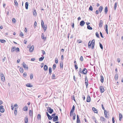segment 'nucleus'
Listing matches in <instances>:
<instances>
[{
    "mask_svg": "<svg viewBox=\"0 0 123 123\" xmlns=\"http://www.w3.org/2000/svg\"><path fill=\"white\" fill-rule=\"evenodd\" d=\"M94 45L95 40L94 39H93L92 40V41L91 42V43L90 41L88 43V47L89 48H90L92 45V49H93L94 48Z\"/></svg>",
    "mask_w": 123,
    "mask_h": 123,
    "instance_id": "1",
    "label": "nucleus"
},
{
    "mask_svg": "<svg viewBox=\"0 0 123 123\" xmlns=\"http://www.w3.org/2000/svg\"><path fill=\"white\" fill-rule=\"evenodd\" d=\"M47 111L50 114L52 113L53 112V110L50 107H48L47 108Z\"/></svg>",
    "mask_w": 123,
    "mask_h": 123,
    "instance_id": "2",
    "label": "nucleus"
},
{
    "mask_svg": "<svg viewBox=\"0 0 123 123\" xmlns=\"http://www.w3.org/2000/svg\"><path fill=\"white\" fill-rule=\"evenodd\" d=\"M0 77L2 81L4 82L5 81V77L4 74L2 73H0Z\"/></svg>",
    "mask_w": 123,
    "mask_h": 123,
    "instance_id": "3",
    "label": "nucleus"
},
{
    "mask_svg": "<svg viewBox=\"0 0 123 123\" xmlns=\"http://www.w3.org/2000/svg\"><path fill=\"white\" fill-rule=\"evenodd\" d=\"M23 67L25 69L28 70V66L24 62L23 63Z\"/></svg>",
    "mask_w": 123,
    "mask_h": 123,
    "instance_id": "4",
    "label": "nucleus"
},
{
    "mask_svg": "<svg viewBox=\"0 0 123 123\" xmlns=\"http://www.w3.org/2000/svg\"><path fill=\"white\" fill-rule=\"evenodd\" d=\"M75 110V106L74 105L72 107V108L70 111V116H72V113H73V112Z\"/></svg>",
    "mask_w": 123,
    "mask_h": 123,
    "instance_id": "5",
    "label": "nucleus"
},
{
    "mask_svg": "<svg viewBox=\"0 0 123 123\" xmlns=\"http://www.w3.org/2000/svg\"><path fill=\"white\" fill-rule=\"evenodd\" d=\"M87 72L86 69V68H84L82 71V74H86Z\"/></svg>",
    "mask_w": 123,
    "mask_h": 123,
    "instance_id": "6",
    "label": "nucleus"
},
{
    "mask_svg": "<svg viewBox=\"0 0 123 123\" xmlns=\"http://www.w3.org/2000/svg\"><path fill=\"white\" fill-rule=\"evenodd\" d=\"M58 117L57 116L54 117L53 119V120L54 122H56L58 121Z\"/></svg>",
    "mask_w": 123,
    "mask_h": 123,
    "instance_id": "7",
    "label": "nucleus"
},
{
    "mask_svg": "<svg viewBox=\"0 0 123 123\" xmlns=\"http://www.w3.org/2000/svg\"><path fill=\"white\" fill-rule=\"evenodd\" d=\"M34 49V46L32 45L30 48L29 51L31 52H32L33 51Z\"/></svg>",
    "mask_w": 123,
    "mask_h": 123,
    "instance_id": "8",
    "label": "nucleus"
},
{
    "mask_svg": "<svg viewBox=\"0 0 123 123\" xmlns=\"http://www.w3.org/2000/svg\"><path fill=\"white\" fill-rule=\"evenodd\" d=\"M91 101V98L89 95H88L86 101L87 102H89Z\"/></svg>",
    "mask_w": 123,
    "mask_h": 123,
    "instance_id": "9",
    "label": "nucleus"
},
{
    "mask_svg": "<svg viewBox=\"0 0 123 123\" xmlns=\"http://www.w3.org/2000/svg\"><path fill=\"white\" fill-rule=\"evenodd\" d=\"M100 92L101 93L103 92L104 91V88L103 87V86H100Z\"/></svg>",
    "mask_w": 123,
    "mask_h": 123,
    "instance_id": "10",
    "label": "nucleus"
},
{
    "mask_svg": "<svg viewBox=\"0 0 123 123\" xmlns=\"http://www.w3.org/2000/svg\"><path fill=\"white\" fill-rule=\"evenodd\" d=\"M77 123H81L80 121V119L79 115H77Z\"/></svg>",
    "mask_w": 123,
    "mask_h": 123,
    "instance_id": "11",
    "label": "nucleus"
},
{
    "mask_svg": "<svg viewBox=\"0 0 123 123\" xmlns=\"http://www.w3.org/2000/svg\"><path fill=\"white\" fill-rule=\"evenodd\" d=\"M103 8V7L102 6H100V7L98 9V11L100 13H101L102 12Z\"/></svg>",
    "mask_w": 123,
    "mask_h": 123,
    "instance_id": "12",
    "label": "nucleus"
},
{
    "mask_svg": "<svg viewBox=\"0 0 123 123\" xmlns=\"http://www.w3.org/2000/svg\"><path fill=\"white\" fill-rule=\"evenodd\" d=\"M103 24V22L102 20H100L99 24V27H101L102 26Z\"/></svg>",
    "mask_w": 123,
    "mask_h": 123,
    "instance_id": "13",
    "label": "nucleus"
},
{
    "mask_svg": "<svg viewBox=\"0 0 123 123\" xmlns=\"http://www.w3.org/2000/svg\"><path fill=\"white\" fill-rule=\"evenodd\" d=\"M85 24V22L83 20H82L80 22V25L81 26H84Z\"/></svg>",
    "mask_w": 123,
    "mask_h": 123,
    "instance_id": "14",
    "label": "nucleus"
},
{
    "mask_svg": "<svg viewBox=\"0 0 123 123\" xmlns=\"http://www.w3.org/2000/svg\"><path fill=\"white\" fill-rule=\"evenodd\" d=\"M100 81L102 83L104 81V78L102 75L100 76Z\"/></svg>",
    "mask_w": 123,
    "mask_h": 123,
    "instance_id": "15",
    "label": "nucleus"
},
{
    "mask_svg": "<svg viewBox=\"0 0 123 123\" xmlns=\"http://www.w3.org/2000/svg\"><path fill=\"white\" fill-rule=\"evenodd\" d=\"M41 37L42 39L44 40H46V37H44V35L42 33L41 35Z\"/></svg>",
    "mask_w": 123,
    "mask_h": 123,
    "instance_id": "16",
    "label": "nucleus"
},
{
    "mask_svg": "<svg viewBox=\"0 0 123 123\" xmlns=\"http://www.w3.org/2000/svg\"><path fill=\"white\" fill-rule=\"evenodd\" d=\"M29 3L28 2H26L25 3V8L26 9H27L28 8Z\"/></svg>",
    "mask_w": 123,
    "mask_h": 123,
    "instance_id": "17",
    "label": "nucleus"
},
{
    "mask_svg": "<svg viewBox=\"0 0 123 123\" xmlns=\"http://www.w3.org/2000/svg\"><path fill=\"white\" fill-rule=\"evenodd\" d=\"M25 123H28V118L27 117H26L25 119Z\"/></svg>",
    "mask_w": 123,
    "mask_h": 123,
    "instance_id": "18",
    "label": "nucleus"
},
{
    "mask_svg": "<svg viewBox=\"0 0 123 123\" xmlns=\"http://www.w3.org/2000/svg\"><path fill=\"white\" fill-rule=\"evenodd\" d=\"M29 114L30 116L32 117L33 115V111L31 110H30Z\"/></svg>",
    "mask_w": 123,
    "mask_h": 123,
    "instance_id": "19",
    "label": "nucleus"
},
{
    "mask_svg": "<svg viewBox=\"0 0 123 123\" xmlns=\"http://www.w3.org/2000/svg\"><path fill=\"white\" fill-rule=\"evenodd\" d=\"M44 58V56L43 55H42V56L39 58V61H42L43 60V59Z\"/></svg>",
    "mask_w": 123,
    "mask_h": 123,
    "instance_id": "20",
    "label": "nucleus"
},
{
    "mask_svg": "<svg viewBox=\"0 0 123 123\" xmlns=\"http://www.w3.org/2000/svg\"><path fill=\"white\" fill-rule=\"evenodd\" d=\"M43 68L44 71H46V70H47L48 69V66L47 65H45L44 66Z\"/></svg>",
    "mask_w": 123,
    "mask_h": 123,
    "instance_id": "21",
    "label": "nucleus"
},
{
    "mask_svg": "<svg viewBox=\"0 0 123 123\" xmlns=\"http://www.w3.org/2000/svg\"><path fill=\"white\" fill-rule=\"evenodd\" d=\"M108 11L107 7V6L105 7V14H106Z\"/></svg>",
    "mask_w": 123,
    "mask_h": 123,
    "instance_id": "22",
    "label": "nucleus"
},
{
    "mask_svg": "<svg viewBox=\"0 0 123 123\" xmlns=\"http://www.w3.org/2000/svg\"><path fill=\"white\" fill-rule=\"evenodd\" d=\"M119 120L120 121H121L122 119V115L121 113H119Z\"/></svg>",
    "mask_w": 123,
    "mask_h": 123,
    "instance_id": "23",
    "label": "nucleus"
},
{
    "mask_svg": "<svg viewBox=\"0 0 123 123\" xmlns=\"http://www.w3.org/2000/svg\"><path fill=\"white\" fill-rule=\"evenodd\" d=\"M92 110L95 113H98V111L94 107H93L92 108Z\"/></svg>",
    "mask_w": 123,
    "mask_h": 123,
    "instance_id": "24",
    "label": "nucleus"
},
{
    "mask_svg": "<svg viewBox=\"0 0 123 123\" xmlns=\"http://www.w3.org/2000/svg\"><path fill=\"white\" fill-rule=\"evenodd\" d=\"M16 49V47L15 46L12 47L11 51L12 52H13Z\"/></svg>",
    "mask_w": 123,
    "mask_h": 123,
    "instance_id": "25",
    "label": "nucleus"
},
{
    "mask_svg": "<svg viewBox=\"0 0 123 123\" xmlns=\"http://www.w3.org/2000/svg\"><path fill=\"white\" fill-rule=\"evenodd\" d=\"M26 86L27 87H33V86L31 85L30 83H28L26 85Z\"/></svg>",
    "mask_w": 123,
    "mask_h": 123,
    "instance_id": "26",
    "label": "nucleus"
},
{
    "mask_svg": "<svg viewBox=\"0 0 123 123\" xmlns=\"http://www.w3.org/2000/svg\"><path fill=\"white\" fill-rule=\"evenodd\" d=\"M118 75L117 74H116L115 75V78L116 80H117L118 78Z\"/></svg>",
    "mask_w": 123,
    "mask_h": 123,
    "instance_id": "27",
    "label": "nucleus"
},
{
    "mask_svg": "<svg viewBox=\"0 0 123 123\" xmlns=\"http://www.w3.org/2000/svg\"><path fill=\"white\" fill-rule=\"evenodd\" d=\"M23 110L24 111H26L28 110V108L26 106H25L23 108Z\"/></svg>",
    "mask_w": 123,
    "mask_h": 123,
    "instance_id": "28",
    "label": "nucleus"
},
{
    "mask_svg": "<svg viewBox=\"0 0 123 123\" xmlns=\"http://www.w3.org/2000/svg\"><path fill=\"white\" fill-rule=\"evenodd\" d=\"M100 119L102 121L105 122V118L103 117H100Z\"/></svg>",
    "mask_w": 123,
    "mask_h": 123,
    "instance_id": "29",
    "label": "nucleus"
},
{
    "mask_svg": "<svg viewBox=\"0 0 123 123\" xmlns=\"http://www.w3.org/2000/svg\"><path fill=\"white\" fill-rule=\"evenodd\" d=\"M33 12L34 15H37V13L35 9H33Z\"/></svg>",
    "mask_w": 123,
    "mask_h": 123,
    "instance_id": "30",
    "label": "nucleus"
},
{
    "mask_svg": "<svg viewBox=\"0 0 123 123\" xmlns=\"http://www.w3.org/2000/svg\"><path fill=\"white\" fill-rule=\"evenodd\" d=\"M72 115L73 117V119L75 120V113H72Z\"/></svg>",
    "mask_w": 123,
    "mask_h": 123,
    "instance_id": "31",
    "label": "nucleus"
},
{
    "mask_svg": "<svg viewBox=\"0 0 123 123\" xmlns=\"http://www.w3.org/2000/svg\"><path fill=\"white\" fill-rule=\"evenodd\" d=\"M19 71L21 73H23L24 70L23 68L22 67H20L19 69Z\"/></svg>",
    "mask_w": 123,
    "mask_h": 123,
    "instance_id": "32",
    "label": "nucleus"
},
{
    "mask_svg": "<svg viewBox=\"0 0 123 123\" xmlns=\"http://www.w3.org/2000/svg\"><path fill=\"white\" fill-rule=\"evenodd\" d=\"M37 118L38 120H40L41 119V115L40 114H39L37 115Z\"/></svg>",
    "mask_w": 123,
    "mask_h": 123,
    "instance_id": "33",
    "label": "nucleus"
},
{
    "mask_svg": "<svg viewBox=\"0 0 123 123\" xmlns=\"http://www.w3.org/2000/svg\"><path fill=\"white\" fill-rule=\"evenodd\" d=\"M52 72V68L51 67H49V73L51 74Z\"/></svg>",
    "mask_w": 123,
    "mask_h": 123,
    "instance_id": "34",
    "label": "nucleus"
},
{
    "mask_svg": "<svg viewBox=\"0 0 123 123\" xmlns=\"http://www.w3.org/2000/svg\"><path fill=\"white\" fill-rule=\"evenodd\" d=\"M85 83L86 86V88H87L88 85V80L85 81Z\"/></svg>",
    "mask_w": 123,
    "mask_h": 123,
    "instance_id": "35",
    "label": "nucleus"
},
{
    "mask_svg": "<svg viewBox=\"0 0 123 123\" xmlns=\"http://www.w3.org/2000/svg\"><path fill=\"white\" fill-rule=\"evenodd\" d=\"M105 29L106 31H107L108 30V25H106L105 27Z\"/></svg>",
    "mask_w": 123,
    "mask_h": 123,
    "instance_id": "36",
    "label": "nucleus"
},
{
    "mask_svg": "<svg viewBox=\"0 0 123 123\" xmlns=\"http://www.w3.org/2000/svg\"><path fill=\"white\" fill-rule=\"evenodd\" d=\"M87 28L89 30H92V28L91 27L90 25H88L87 26Z\"/></svg>",
    "mask_w": 123,
    "mask_h": 123,
    "instance_id": "37",
    "label": "nucleus"
},
{
    "mask_svg": "<svg viewBox=\"0 0 123 123\" xmlns=\"http://www.w3.org/2000/svg\"><path fill=\"white\" fill-rule=\"evenodd\" d=\"M5 111L4 109L3 108L0 109V111L1 113H3Z\"/></svg>",
    "mask_w": 123,
    "mask_h": 123,
    "instance_id": "38",
    "label": "nucleus"
},
{
    "mask_svg": "<svg viewBox=\"0 0 123 123\" xmlns=\"http://www.w3.org/2000/svg\"><path fill=\"white\" fill-rule=\"evenodd\" d=\"M56 67V65L55 64H54L53 65L52 69L54 70H55Z\"/></svg>",
    "mask_w": 123,
    "mask_h": 123,
    "instance_id": "39",
    "label": "nucleus"
},
{
    "mask_svg": "<svg viewBox=\"0 0 123 123\" xmlns=\"http://www.w3.org/2000/svg\"><path fill=\"white\" fill-rule=\"evenodd\" d=\"M41 23L42 27H43V26H44V23L43 21L42 20H41Z\"/></svg>",
    "mask_w": 123,
    "mask_h": 123,
    "instance_id": "40",
    "label": "nucleus"
},
{
    "mask_svg": "<svg viewBox=\"0 0 123 123\" xmlns=\"http://www.w3.org/2000/svg\"><path fill=\"white\" fill-rule=\"evenodd\" d=\"M42 28H43V31L44 32H45L46 30L47 29V27H45V26L44 25V26H43V27H42Z\"/></svg>",
    "mask_w": 123,
    "mask_h": 123,
    "instance_id": "41",
    "label": "nucleus"
},
{
    "mask_svg": "<svg viewBox=\"0 0 123 123\" xmlns=\"http://www.w3.org/2000/svg\"><path fill=\"white\" fill-rule=\"evenodd\" d=\"M117 2H116L114 4V9L115 10L116 9L117 6Z\"/></svg>",
    "mask_w": 123,
    "mask_h": 123,
    "instance_id": "42",
    "label": "nucleus"
},
{
    "mask_svg": "<svg viewBox=\"0 0 123 123\" xmlns=\"http://www.w3.org/2000/svg\"><path fill=\"white\" fill-rule=\"evenodd\" d=\"M48 119L49 120H51L52 119L53 117H52L51 116H50V115L48 117Z\"/></svg>",
    "mask_w": 123,
    "mask_h": 123,
    "instance_id": "43",
    "label": "nucleus"
},
{
    "mask_svg": "<svg viewBox=\"0 0 123 123\" xmlns=\"http://www.w3.org/2000/svg\"><path fill=\"white\" fill-rule=\"evenodd\" d=\"M89 10L91 11H92L93 10V8L92 6L91 5L90 6V7L89 8Z\"/></svg>",
    "mask_w": 123,
    "mask_h": 123,
    "instance_id": "44",
    "label": "nucleus"
},
{
    "mask_svg": "<svg viewBox=\"0 0 123 123\" xmlns=\"http://www.w3.org/2000/svg\"><path fill=\"white\" fill-rule=\"evenodd\" d=\"M14 113L15 115H17V111L16 110V108H15V110H14Z\"/></svg>",
    "mask_w": 123,
    "mask_h": 123,
    "instance_id": "45",
    "label": "nucleus"
},
{
    "mask_svg": "<svg viewBox=\"0 0 123 123\" xmlns=\"http://www.w3.org/2000/svg\"><path fill=\"white\" fill-rule=\"evenodd\" d=\"M0 42L1 43H4L6 42V41L4 39H0Z\"/></svg>",
    "mask_w": 123,
    "mask_h": 123,
    "instance_id": "46",
    "label": "nucleus"
},
{
    "mask_svg": "<svg viewBox=\"0 0 123 123\" xmlns=\"http://www.w3.org/2000/svg\"><path fill=\"white\" fill-rule=\"evenodd\" d=\"M96 36L98 37H99V36L98 32H96Z\"/></svg>",
    "mask_w": 123,
    "mask_h": 123,
    "instance_id": "47",
    "label": "nucleus"
},
{
    "mask_svg": "<svg viewBox=\"0 0 123 123\" xmlns=\"http://www.w3.org/2000/svg\"><path fill=\"white\" fill-rule=\"evenodd\" d=\"M14 3L15 5H16V6H17L18 5V3L16 0H15L14 1Z\"/></svg>",
    "mask_w": 123,
    "mask_h": 123,
    "instance_id": "48",
    "label": "nucleus"
},
{
    "mask_svg": "<svg viewBox=\"0 0 123 123\" xmlns=\"http://www.w3.org/2000/svg\"><path fill=\"white\" fill-rule=\"evenodd\" d=\"M12 22L13 23H15L16 22V20L15 18H12Z\"/></svg>",
    "mask_w": 123,
    "mask_h": 123,
    "instance_id": "49",
    "label": "nucleus"
},
{
    "mask_svg": "<svg viewBox=\"0 0 123 123\" xmlns=\"http://www.w3.org/2000/svg\"><path fill=\"white\" fill-rule=\"evenodd\" d=\"M33 75L32 74L30 75V78L31 80H32L33 78Z\"/></svg>",
    "mask_w": 123,
    "mask_h": 123,
    "instance_id": "50",
    "label": "nucleus"
},
{
    "mask_svg": "<svg viewBox=\"0 0 123 123\" xmlns=\"http://www.w3.org/2000/svg\"><path fill=\"white\" fill-rule=\"evenodd\" d=\"M99 46L100 48L102 49L103 48V47L102 44L100 43H99Z\"/></svg>",
    "mask_w": 123,
    "mask_h": 123,
    "instance_id": "51",
    "label": "nucleus"
},
{
    "mask_svg": "<svg viewBox=\"0 0 123 123\" xmlns=\"http://www.w3.org/2000/svg\"><path fill=\"white\" fill-rule=\"evenodd\" d=\"M55 74H52V78L53 79H55Z\"/></svg>",
    "mask_w": 123,
    "mask_h": 123,
    "instance_id": "52",
    "label": "nucleus"
},
{
    "mask_svg": "<svg viewBox=\"0 0 123 123\" xmlns=\"http://www.w3.org/2000/svg\"><path fill=\"white\" fill-rule=\"evenodd\" d=\"M19 35H20V36L21 37H22L21 36H23L24 35V34L22 32H21L20 33Z\"/></svg>",
    "mask_w": 123,
    "mask_h": 123,
    "instance_id": "53",
    "label": "nucleus"
},
{
    "mask_svg": "<svg viewBox=\"0 0 123 123\" xmlns=\"http://www.w3.org/2000/svg\"><path fill=\"white\" fill-rule=\"evenodd\" d=\"M60 66L61 68H62L63 67V63H60Z\"/></svg>",
    "mask_w": 123,
    "mask_h": 123,
    "instance_id": "54",
    "label": "nucleus"
},
{
    "mask_svg": "<svg viewBox=\"0 0 123 123\" xmlns=\"http://www.w3.org/2000/svg\"><path fill=\"white\" fill-rule=\"evenodd\" d=\"M11 108L12 110H13L14 109L13 105V104H11Z\"/></svg>",
    "mask_w": 123,
    "mask_h": 123,
    "instance_id": "55",
    "label": "nucleus"
},
{
    "mask_svg": "<svg viewBox=\"0 0 123 123\" xmlns=\"http://www.w3.org/2000/svg\"><path fill=\"white\" fill-rule=\"evenodd\" d=\"M55 63L56 64H57L58 63V60L57 58H56L55 59Z\"/></svg>",
    "mask_w": 123,
    "mask_h": 123,
    "instance_id": "56",
    "label": "nucleus"
},
{
    "mask_svg": "<svg viewBox=\"0 0 123 123\" xmlns=\"http://www.w3.org/2000/svg\"><path fill=\"white\" fill-rule=\"evenodd\" d=\"M82 73V71H81V68H80L79 69V73Z\"/></svg>",
    "mask_w": 123,
    "mask_h": 123,
    "instance_id": "57",
    "label": "nucleus"
},
{
    "mask_svg": "<svg viewBox=\"0 0 123 123\" xmlns=\"http://www.w3.org/2000/svg\"><path fill=\"white\" fill-rule=\"evenodd\" d=\"M27 75L26 73V72H24L23 74V76L24 77H25Z\"/></svg>",
    "mask_w": 123,
    "mask_h": 123,
    "instance_id": "58",
    "label": "nucleus"
},
{
    "mask_svg": "<svg viewBox=\"0 0 123 123\" xmlns=\"http://www.w3.org/2000/svg\"><path fill=\"white\" fill-rule=\"evenodd\" d=\"M74 67L75 68V69H77L78 68V67L77 66V65H76V64H75L74 65Z\"/></svg>",
    "mask_w": 123,
    "mask_h": 123,
    "instance_id": "59",
    "label": "nucleus"
},
{
    "mask_svg": "<svg viewBox=\"0 0 123 123\" xmlns=\"http://www.w3.org/2000/svg\"><path fill=\"white\" fill-rule=\"evenodd\" d=\"M112 121L113 123H114L115 122V121L114 120V118L113 117L112 118Z\"/></svg>",
    "mask_w": 123,
    "mask_h": 123,
    "instance_id": "60",
    "label": "nucleus"
},
{
    "mask_svg": "<svg viewBox=\"0 0 123 123\" xmlns=\"http://www.w3.org/2000/svg\"><path fill=\"white\" fill-rule=\"evenodd\" d=\"M77 42L79 43H81L82 41L81 40H78L77 41Z\"/></svg>",
    "mask_w": 123,
    "mask_h": 123,
    "instance_id": "61",
    "label": "nucleus"
},
{
    "mask_svg": "<svg viewBox=\"0 0 123 123\" xmlns=\"http://www.w3.org/2000/svg\"><path fill=\"white\" fill-rule=\"evenodd\" d=\"M37 22L36 21H35L34 23V27H35V26H36L37 25Z\"/></svg>",
    "mask_w": 123,
    "mask_h": 123,
    "instance_id": "62",
    "label": "nucleus"
},
{
    "mask_svg": "<svg viewBox=\"0 0 123 123\" xmlns=\"http://www.w3.org/2000/svg\"><path fill=\"white\" fill-rule=\"evenodd\" d=\"M56 114V113H54V114H52L51 116L52 117H53V118L55 116V115Z\"/></svg>",
    "mask_w": 123,
    "mask_h": 123,
    "instance_id": "63",
    "label": "nucleus"
},
{
    "mask_svg": "<svg viewBox=\"0 0 123 123\" xmlns=\"http://www.w3.org/2000/svg\"><path fill=\"white\" fill-rule=\"evenodd\" d=\"M6 59V57H4L2 59V62H4L5 61Z\"/></svg>",
    "mask_w": 123,
    "mask_h": 123,
    "instance_id": "64",
    "label": "nucleus"
}]
</instances>
